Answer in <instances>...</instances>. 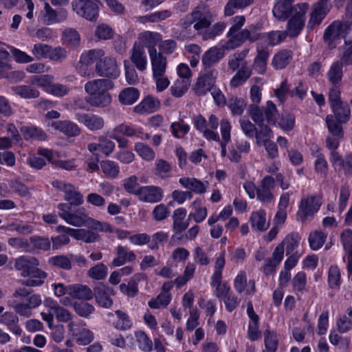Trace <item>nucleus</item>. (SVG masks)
Returning <instances> with one entry per match:
<instances>
[{"label":"nucleus","mask_w":352,"mask_h":352,"mask_svg":"<svg viewBox=\"0 0 352 352\" xmlns=\"http://www.w3.org/2000/svg\"><path fill=\"white\" fill-rule=\"evenodd\" d=\"M76 120L82 124L90 131L101 130L104 126V120L102 117L94 113H76Z\"/></svg>","instance_id":"obj_15"},{"label":"nucleus","mask_w":352,"mask_h":352,"mask_svg":"<svg viewBox=\"0 0 352 352\" xmlns=\"http://www.w3.org/2000/svg\"><path fill=\"white\" fill-rule=\"evenodd\" d=\"M86 101L93 107L104 108L111 104V96L109 91L102 92L92 96H88Z\"/></svg>","instance_id":"obj_38"},{"label":"nucleus","mask_w":352,"mask_h":352,"mask_svg":"<svg viewBox=\"0 0 352 352\" xmlns=\"http://www.w3.org/2000/svg\"><path fill=\"white\" fill-rule=\"evenodd\" d=\"M223 45L221 47H212L202 56L201 61L204 68H210L225 56Z\"/></svg>","instance_id":"obj_20"},{"label":"nucleus","mask_w":352,"mask_h":352,"mask_svg":"<svg viewBox=\"0 0 352 352\" xmlns=\"http://www.w3.org/2000/svg\"><path fill=\"white\" fill-rule=\"evenodd\" d=\"M308 8L309 5L306 3H298L294 6V12L289 19L285 31L290 38H295L300 34L305 26V14Z\"/></svg>","instance_id":"obj_4"},{"label":"nucleus","mask_w":352,"mask_h":352,"mask_svg":"<svg viewBox=\"0 0 352 352\" xmlns=\"http://www.w3.org/2000/svg\"><path fill=\"white\" fill-rule=\"evenodd\" d=\"M251 74L252 70L248 67H241L230 80V87H237L242 85L251 76Z\"/></svg>","instance_id":"obj_48"},{"label":"nucleus","mask_w":352,"mask_h":352,"mask_svg":"<svg viewBox=\"0 0 352 352\" xmlns=\"http://www.w3.org/2000/svg\"><path fill=\"white\" fill-rule=\"evenodd\" d=\"M272 12L274 17L280 21H285L293 13V12H294V7L276 0V3Z\"/></svg>","instance_id":"obj_40"},{"label":"nucleus","mask_w":352,"mask_h":352,"mask_svg":"<svg viewBox=\"0 0 352 352\" xmlns=\"http://www.w3.org/2000/svg\"><path fill=\"white\" fill-rule=\"evenodd\" d=\"M322 204V197L320 194L307 195L303 197L299 204L297 219L301 222L312 218L319 210Z\"/></svg>","instance_id":"obj_3"},{"label":"nucleus","mask_w":352,"mask_h":352,"mask_svg":"<svg viewBox=\"0 0 352 352\" xmlns=\"http://www.w3.org/2000/svg\"><path fill=\"white\" fill-rule=\"evenodd\" d=\"M105 55V52L102 49H94L85 51L80 57V60L77 63L76 68L78 74L87 78L94 77V73L89 68L94 62L99 61Z\"/></svg>","instance_id":"obj_5"},{"label":"nucleus","mask_w":352,"mask_h":352,"mask_svg":"<svg viewBox=\"0 0 352 352\" xmlns=\"http://www.w3.org/2000/svg\"><path fill=\"white\" fill-rule=\"evenodd\" d=\"M62 38L64 43L70 48L75 49L80 46V34L73 28L65 29L63 32Z\"/></svg>","instance_id":"obj_44"},{"label":"nucleus","mask_w":352,"mask_h":352,"mask_svg":"<svg viewBox=\"0 0 352 352\" xmlns=\"http://www.w3.org/2000/svg\"><path fill=\"white\" fill-rule=\"evenodd\" d=\"M190 85V80L188 78H178L170 88L173 96L177 98L182 97L188 90Z\"/></svg>","instance_id":"obj_49"},{"label":"nucleus","mask_w":352,"mask_h":352,"mask_svg":"<svg viewBox=\"0 0 352 352\" xmlns=\"http://www.w3.org/2000/svg\"><path fill=\"white\" fill-rule=\"evenodd\" d=\"M107 275V267L102 263H98L87 271V276L94 280L104 279Z\"/></svg>","instance_id":"obj_58"},{"label":"nucleus","mask_w":352,"mask_h":352,"mask_svg":"<svg viewBox=\"0 0 352 352\" xmlns=\"http://www.w3.org/2000/svg\"><path fill=\"white\" fill-rule=\"evenodd\" d=\"M330 0H320L313 6L307 23V29L313 30L319 25L331 9Z\"/></svg>","instance_id":"obj_11"},{"label":"nucleus","mask_w":352,"mask_h":352,"mask_svg":"<svg viewBox=\"0 0 352 352\" xmlns=\"http://www.w3.org/2000/svg\"><path fill=\"white\" fill-rule=\"evenodd\" d=\"M257 54L254 60L253 68L260 74H264L267 69L270 51L267 47L257 46Z\"/></svg>","instance_id":"obj_25"},{"label":"nucleus","mask_w":352,"mask_h":352,"mask_svg":"<svg viewBox=\"0 0 352 352\" xmlns=\"http://www.w3.org/2000/svg\"><path fill=\"white\" fill-rule=\"evenodd\" d=\"M186 215V210L180 208L176 209L173 212V230L178 233L184 231L188 226L189 223L184 221V219Z\"/></svg>","instance_id":"obj_42"},{"label":"nucleus","mask_w":352,"mask_h":352,"mask_svg":"<svg viewBox=\"0 0 352 352\" xmlns=\"http://www.w3.org/2000/svg\"><path fill=\"white\" fill-rule=\"evenodd\" d=\"M179 184L184 188L190 190L197 194H203L206 191L208 182H204L195 178L182 177L179 180Z\"/></svg>","instance_id":"obj_37"},{"label":"nucleus","mask_w":352,"mask_h":352,"mask_svg":"<svg viewBox=\"0 0 352 352\" xmlns=\"http://www.w3.org/2000/svg\"><path fill=\"white\" fill-rule=\"evenodd\" d=\"M113 87V82L110 79L100 78L88 81L85 85V91L92 96L102 92L109 91Z\"/></svg>","instance_id":"obj_16"},{"label":"nucleus","mask_w":352,"mask_h":352,"mask_svg":"<svg viewBox=\"0 0 352 352\" xmlns=\"http://www.w3.org/2000/svg\"><path fill=\"white\" fill-rule=\"evenodd\" d=\"M328 283L329 287L333 289L340 288L341 279L340 272L338 266L331 265L328 272Z\"/></svg>","instance_id":"obj_56"},{"label":"nucleus","mask_w":352,"mask_h":352,"mask_svg":"<svg viewBox=\"0 0 352 352\" xmlns=\"http://www.w3.org/2000/svg\"><path fill=\"white\" fill-rule=\"evenodd\" d=\"M85 226L92 231L97 230L107 233H113L114 232V229L109 223L100 221L90 217H89Z\"/></svg>","instance_id":"obj_50"},{"label":"nucleus","mask_w":352,"mask_h":352,"mask_svg":"<svg viewBox=\"0 0 352 352\" xmlns=\"http://www.w3.org/2000/svg\"><path fill=\"white\" fill-rule=\"evenodd\" d=\"M300 239V237L298 234L291 233L287 235L280 244L283 245V248L285 247L286 254L288 255L298 247Z\"/></svg>","instance_id":"obj_57"},{"label":"nucleus","mask_w":352,"mask_h":352,"mask_svg":"<svg viewBox=\"0 0 352 352\" xmlns=\"http://www.w3.org/2000/svg\"><path fill=\"white\" fill-rule=\"evenodd\" d=\"M96 300L102 307L109 308L113 305L111 296L114 295L113 289L103 284H98L94 292Z\"/></svg>","instance_id":"obj_17"},{"label":"nucleus","mask_w":352,"mask_h":352,"mask_svg":"<svg viewBox=\"0 0 352 352\" xmlns=\"http://www.w3.org/2000/svg\"><path fill=\"white\" fill-rule=\"evenodd\" d=\"M89 217L86 209L84 207H80L73 212L71 211L69 214H65L63 220L73 226L82 227L85 226Z\"/></svg>","instance_id":"obj_19"},{"label":"nucleus","mask_w":352,"mask_h":352,"mask_svg":"<svg viewBox=\"0 0 352 352\" xmlns=\"http://www.w3.org/2000/svg\"><path fill=\"white\" fill-rule=\"evenodd\" d=\"M28 278L21 281V284L26 287H38L42 285L47 274L36 267H32L28 272Z\"/></svg>","instance_id":"obj_26"},{"label":"nucleus","mask_w":352,"mask_h":352,"mask_svg":"<svg viewBox=\"0 0 352 352\" xmlns=\"http://www.w3.org/2000/svg\"><path fill=\"white\" fill-rule=\"evenodd\" d=\"M160 107V102L157 98L152 96H147L134 107L133 110L137 113L144 114L153 113Z\"/></svg>","instance_id":"obj_24"},{"label":"nucleus","mask_w":352,"mask_h":352,"mask_svg":"<svg viewBox=\"0 0 352 352\" xmlns=\"http://www.w3.org/2000/svg\"><path fill=\"white\" fill-rule=\"evenodd\" d=\"M44 10V22L47 25L61 22L67 16V12L65 10H54L47 2L45 3Z\"/></svg>","instance_id":"obj_28"},{"label":"nucleus","mask_w":352,"mask_h":352,"mask_svg":"<svg viewBox=\"0 0 352 352\" xmlns=\"http://www.w3.org/2000/svg\"><path fill=\"white\" fill-rule=\"evenodd\" d=\"M343 66L340 62L336 60L330 66L327 76L332 85H340L343 78Z\"/></svg>","instance_id":"obj_35"},{"label":"nucleus","mask_w":352,"mask_h":352,"mask_svg":"<svg viewBox=\"0 0 352 352\" xmlns=\"http://www.w3.org/2000/svg\"><path fill=\"white\" fill-rule=\"evenodd\" d=\"M248 50H243L236 52L230 56L228 58V67L232 71L239 70L241 67H247V63L245 58L247 56Z\"/></svg>","instance_id":"obj_45"},{"label":"nucleus","mask_w":352,"mask_h":352,"mask_svg":"<svg viewBox=\"0 0 352 352\" xmlns=\"http://www.w3.org/2000/svg\"><path fill=\"white\" fill-rule=\"evenodd\" d=\"M73 10L87 20L96 19L98 6L96 0H75L72 3Z\"/></svg>","instance_id":"obj_9"},{"label":"nucleus","mask_w":352,"mask_h":352,"mask_svg":"<svg viewBox=\"0 0 352 352\" xmlns=\"http://www.w3.org/2000/svg\"><path fill=\"white\" fill-rule=\"evenodd\" d=\"M332 117L341 123H347L351 118V108L347 102H343L331 107Z\"/></svg>","instance_id":"obj_34"},{"label":"nucleus","mask_w":352,"mask_h":352,"mask_svg":"<svg viewBox=\"0 0 352 352\" xmlns=\"http://www.w3.org/2000/svg\"><path fill=\"white\" fill-rule=\"evenodd\" d=\"M228 106L230 109L232 115L240 116L244 111L245 103L243 99L236 96H232L228 100Z\"/></svg>","instance_id":"obj_59"},{"label":"nucleus","mask_w":352,"mask_h":352,"mask_svg":"<svg viewBox=\"0 0 352 352\" xmlns=\"http://www.w3.org/2000/svg\"><path fill=\"white\" fill-rule=\"evenodd\" d=\"M39 265L38 259L34 256H21L16 258L14 267L20 271L21 276L27 277L28 272L32 267H36Z\"/></svg>","instance_id":"obj_29"},{"label":"nucleus","mask_w":352,"mask_h":352,"mask_svg":"<svg viewBox=\"0 0 352 352\" xmlns=\"http://www.w3.org/2000/svg\"><path fill=\"white\" fill-rule=\"evenodd\" d=\"M229 39L223 45V49L232 50L240 47L246 41L254 43L261 38V34L256 32H251L248 29H243L230 34H227Z\"/></svg>","instance_id":"obj_7"},{"label":"nucleus","mask_w":352,"mask_h":352,"mask_svg":"<svg viewBox=\"0 0 352 352\" xmlns=\"http://www.w3.org/2000/svg\"><path fill=\"white\" fill-rule=\"evenodd\" d=\"M250 116L254 122L261 126L259 131L256 130L255 138L256 139V143L260 144L262 142L269 141V138L271 137L272 133L271 129L267 125L264 124V118L263 111L261 110L258 106L255 105L252 107Z\"/></svg>","instance_id":"obj_10"},{"label":"nucleus","mask_w":352,"mask_h":352,"mask_svg":"<svg viewBox=\"0 0 352 352\" xmlns=\"http://www.w3.org/2000/svg\"><path fill=\"white\" fill-rule=\"evenodd\" d=\"M264 120H265L267 124L270 125H275L277 120L278 110L275 104L272 101H267L266 107L263 112Z\"/></svg>","instance_id":"obj_55"},{"label":"nucleus","mask_w":352,"mask_h":352,"mask_svg":"<svg viewBox=\"0 0 352 352\" xmlns=\"http://www.w3.org/2000/svg\"><path fill=\"white\" fill-rule=\"evenodd\" d=\"M8 303L16 314L29 318L32 316L33 309L41 305L42 298L41 295L34 294L24 287H21L14 292L12 299L8 300Z\"/></svg>","instance_id":"obj_2"},{"label":"nucleus","mask_w":352,"mask_h":352,"mask_svg":"<svg viewBox=\"0 0 352 352\" xmlns=\"http://www.w3.org/2000/svg\"><path fill=\"white\" fill-rule=\"evenodd\" d=\"M12 91L17 96L25 99H33L39 96L38 89L30 85H17L11 87Z\"/></svg>","instance_id":"obj_41"},{"label":"nucleus","mask_w":352,"mask_h":352,"mask_svg":"<svg viewBox=\"0 0 352 352\" xmlns=\"http://www.w3.org/2000/svg\"><path fill=\"white\" fill-rule=\"evenodd\" d=\"M162 39V34L157 32L144 31L138 35V40L147 47L148 54L157 52L155 46Z\"/></svg>","instance_id":"obj_22"},{"label":"nucleus","mask_w":352,"mask_h":352,"mask_svg":"<svg viewBox=\"0 0 352 352\" xmlns=\"http://www.w3.org/2000/svg\"><path fill=\"white\" fill-rule=\"evenodd\" d=\"M274 179L271 176H265L261 181V186L257 188V198L263 203L270 202L274 196L271 190L274 187Z\"/></svg>","instance_id":"obj_18"},{"label":"nucleus","mask_w":352,"mask_h":352,"mask_svg":"<svg viewBox=\"0 0 352 352\" xmlns=\"http://www.w3.org/2000/svg\"><path fill=\"white\" fill-rule=\"evenodd\" d=\"M263 335L265 346L267 352H276L278 344L276 333L267 329Z\"/></svg>","instance_id":"obj_52"},{"label":"nucleus","mask_w":352,"mask_h":352,"mask_svg":"<svg viewBox=\"0 0 352 352\" xmlns=\"http://www.w3.org/2000/svg\"><path fill=\"white\" fill-rule=\"evenodd\" d=\"M68 294L73 298L89 300L94 296L92 290L85 285L74 284L67 286Z\"/></svg>","instance_id":"obj_23"},{"label":"nucleus","mask_w":352,"mask_h":352,"mask_svg":"<svg viewBox=\"0 0 352 352\" xmlns=\"http://www.w3.org/2000/svg\"><path fill=\"white\" fill-rule=\"evenodd\" d=\"M97 74L102 77L116 79L120 75V69L116 58L104 56L95 66Z\"/></svg>","instance_id":"obj_8"},{"label":"nucleus","mask_w":352,"mask_h":352,"mask_svg":"<svg viewBox=\"0 0 352 352\" xmlns=\"http://www.w3.org/2000/svg\"><path fill=\"white\" fill-rule=\"evenodd\" d=\"M101 168L104 174L109 178H116L120 173L118 165L110 160L102 161L101 162Z\"/></svg>","instance_id":"obj_62"},{"label":"nucleus","mask_w":352,"mask_h":352,"mask_svg":"<svg viewBox=\"0 0 352 352\" xmlns=\"http://www.w3.org/2000/svg\"><path fill=\"white\" fill-rule=\"evenodd\" d=\"M138 346L141 350L150 352L153 350V342L145 332L139 331L135 334Z\"/></svg>","instance_id":"obj_64"},{"label":"nucleus","mask_w":352,"mask_h":352,"mask_svg":"<svg viewBox=\"0 0 352 352\" xmlns=\"http://www.w3.org/2000/svg\"><path fill=\"white\" fill-rule=\"evenodd\" d=\"M217 74V72L215 69H212L199 76L192 88L195 94L201 96L211 91L215 81Z\"/></svg>","instance_id":"obj_13"},{"label":"nucleus","mask_w":352,"mask_h":352,"mask_svg":"<svg viewBox=\"0 0 352 352\" xmlns=\"http://www.w3.org/2000/svg\"><path fill=\"white\" fill-rule=\"evenodd\" d=\"M51 126L69 137L77 136L80 133L78 126L69 120L54 121L52 122Z\"/></svg>","instance_id":"obj_31"},{"label":"nucleus","mask_w":352,"mask_h":352,"mask_svg":"<svg viewBox=\"0 0 352 352\" xmlns=\"http://www.w3.org/2000/svg\"><path fill=\"white\" fill-rule=\"evenodd\" d=\"M351 25L349 20L335 21L324 30L323 39L329 48L333 49L336 46V41L343 37Z\"/></svg>","instance_id":"obj_6"},{"label":"nucleus","mask_w":352,"mask_h":352,"mask_svg":"<svg viewBox=\"0 0 352 352\" xmlns=\"http://www.w3.org/2000/svg\"><path fill=\"white\" fill-rule=\"evenodd\" d=\"M171 165L163 159H157L155 164V174L161 178L169 177Z\"/></svg>","instance_id":"obj_61"},{"label":"nucleus","mask_w":352,"mask_h":352,"mask_svg":"<svg viewBox=\"0 0 352 352\" xmlns=\"http://www.w3.org/2000/svg\"><path fill=\"white\" fill-rule=\"evenodd\" d=\"M193 28L203 40L214 39L226 28L224 22H218L210 27L213 21L212 13L208 6L201 4L195 7L190 13Z\"/></svg>","instance_id":"obj_1"},{"label":"nucleus","mask_w":352,"mask_h":352,"mask_svg":"<svg viewBox=\"0 0 352 352\" xmlns=\"http://www.w3.org/2000/svg\"><path fill=\"white\" fill-rule=\"evenodd\" d=\"M254 0H229L225 6L226 16H231L235 13V9L244 8L252 3Z\"/></svg>","instance_id":"obj_51"},{"label":"nucleus","mask_w":352,"mask_h":352,"mask_svg":"<svg viewBox=\"0 0 352 352\" xmlns=\"http://www.w3.org/2000/svg\"><path fill=\"white\" fill-rule=\"evenodd\" d=\"M250 221L252 228L256 231H265L269 226L266 222V212L263 210L252 212Z\"/></svg>","instance_id":"obj_36"},{"label":"nucleus","mask_w":352,"mask_h":352,"mask_svg":"<svg viewBox=\"0 0 352 352\" xmlns=\"http://www.w3.org/2000/svg\"><path fill=\"white\" fill-rule=\"evenodd\" d=\"M337 61L344 66L352 65V41H345L340 59Z\"/></svg>","instance_id":"obj_60"},{"label":"nucleus","mask_w":352,"mask_h":352,"mask_svg":"<svg viewBox=\"0 0 352 352\" xmlns=\"http://www.w3.org/2000/svg\"><path fill=\"white\" fill-rule=\"evenodd\" d=\"M23 138L26 140H45L47 138L46 133L40 128L30 126H23L21 129Z\"/></svg>","instance_id":"obj_39"},{"label":"nucleus","mask_w":352,"mask_h":352,"mask_svg":"<svg viewBox=\"0 0 352 352\" xmlns=\"http://www.w3.org/2000/svg\"><path fill=\"white\" fill-rule=\"evenodd\" d=\"M73 308L78 316L83 318H88L95 310L94 307L87 302H75Z\"/></svg>","instance_id":"obj_63"},{"label":"nucleus","mask_w":352,"mask_h":352,"mask_svg":"<svg viewBox=\"0 0 352 352\" xmlns=\"http://www.w3.org/2000/svg\"><path fill=\"white\" fill-rule=\"evenodd\" d=\"M136 196L141 201L154 204L162 199L164 190L157 186H144L138 189Z\"/></svg>","instance_id":"obj_14"},{"label":"nucleus","mask_w":352,"mask_h":352,"mask_svg":"<svg viewBox=\"0 0 352 352\" xmlns=\"http://www.w3.org/2000/svg\"><path fill=\"white\" fill-rule=\"evenodd\" d=\"M152 66L153 75L157 76L160 74H165L167 67V59L162 52H153L149 54Z\"/></svg>","instance_id":"obj_32"},{"label":"nucleus","mask_w":352,"mask_h":352,"mask_svg":"<svg viewBox=\"0 0 352 352\" xmlns=\"http://www.w3.org/2000/svg\"><path fill=\"white\" fill-rule=\"evenodd\" d=\"M325 123L330 135L338 138H344V130L342 125L344 123L340 122L335 119V117H332V115L326 116Z\"/></svg>","instance_id":"obj_47"},{"label":"nucleus","mask_w":352,"mask_h":352,"mask_svg":"<svg viewBox=\"0 0 352 352\" xmlns=\"http://www.w3.org/2000/svg\"><path fill=\"white\" fill-rule=\"evenodd\" d=\"M292 57L293 53L291 50H280L274 56L272 65L276 70L285 69L289 64Z\"/></svg>","instance_id":"obj_33"},{"label":"nucleus","mask_w":352,"mask_h":352,"mask_svg":"<svg viewBox=\"0 0 352 352\" xmlns=\"http://www.w3.org/2000/svg\"><path fill=\"white\" fill-rule=\"evenodd\" d=\"M75 239L76 240L82 241L87 243H92L99 241L100 236L98 233L91 230L78 229Z\"/></svg>","instance_id":"obj_53"},{"label":"nucleus","mask_w":352,"mask_h":352,"mask_svg":"<svg viewBox=\"0 0 352 352\" xmlns=\"http://www.w3.org/2000/svg\"><path fill=\"white\" fill-rule=\"evenodd\" d=\"M116 253L117 256L111 263L114 267H120L126 263L132 262L136 259V255L133 251L121 245L116 247Z\"/></svg>","instance_id":"obj_27"},{"label":"nucleus","mask_w":352,"mask_h":352,"mask_svg":"<svg viewBox=\"0 0 352 352\" xmlns=\"http://www.w3.org/2000/svg\"><path fill=\"white\" fill-rule=\"evenodd\" d=\"M130 59L139 71L143 72L146 69L147 58L143 45L134 44L131 51Z\"/></svg>","instance_id":"obj_21"},{"label":"nucleus","mask_w":352,"mask_h":352,"mask_svg":"<svg viewBox=\"0 0 352 352\" xmlns=\"http://www.w3.org/2000/svg\"><path fill=\"white\" fill-rule=\"evenodd\" d=\"M327 239V234L319 230H316L310 233L309 242L310 247L314 250L320 249L324 243Z\"/></svg>","instance_id":"obj_54"},{"label":"nucleus","mask_w":352,"mask_h":352,"mask_svg":"<svg viewBox=\"0 0 352 352\" xmlns=\"http://www.w3.org/2000/svg\"><path fill=\"white\" fill-rule=\"evenodd\" d=\"M52 185L53 187L65 192L64 199L70 204V206H80L83 204L82 195L77 191L71 184L55 180L52 182Z\"/></svg>","instance_id":"obj_12"},{"label":"nucleus","mask_w":352,"mask_h":352,"mask_svg":"<svg viewBox=\"0 0 352 352\" xmlns=\"http://www.w3.org/2000/svg\"><path fill=\"white\" fill-rule=\"evenodd\" d=\"M220 129L222 137V141H220L221 148V154L225 157L227 154L226 145L230 141L231 125L227 119H223L220 122Z\"/></svg>","instance_id":"obj_43"},{"label":"nucleus","mask_w":352,"mask_h":352,"mask_svg":"<svg viewBox=\"0 0 352 352\" xmlns=\"http://www.w3.org/2000/svg\"><path fill=\"white\" fill-rule=\"evenodd\" d=\"M250 287H248L247 276L245 271H241L234 280V287L238 293L245 292L246 294H252L255 291V283L251 280L249 281Z\"/></svg>","instance_id":"obj_30"},{"label":"nucleus","mask_w":352,"mask_h":352,"mask_svg":"<svg viewBox=\"0 0 352 352\" xmlns=\"http://www.w3.org/2000/svg\"><path fill=\"white\" fill-rule=\"evenodd\" d=\"M140 92L135 87H127L124 89L119 94V101L124 105H130L138 100Z\"/></svg>","instance_id":"obj_46"}]
</instances>
